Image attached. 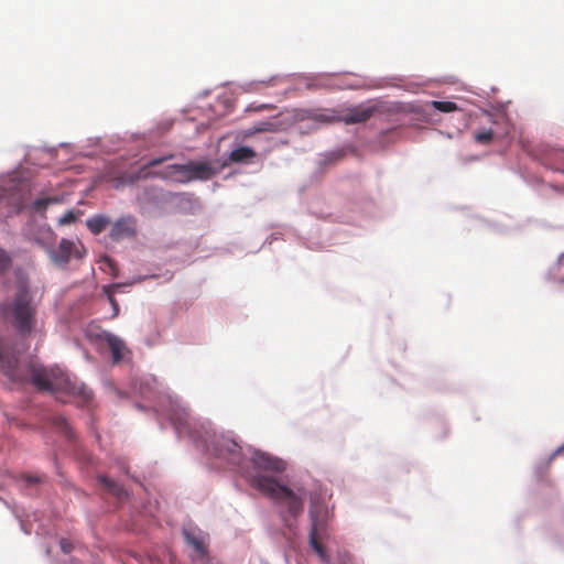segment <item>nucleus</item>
Segmentation results:
<instances>
[{
  "mask_svg": "<svg viewBox=\"0 0 564 564\" xmlns=\"http://www.w3.org/2000/svg\"><path fill=\"white\" fill-rule=\"evenodd\" d=\"M172 158L173 154L153 159L149 161L145 165H143L140 170L124 173L121 177V183L133 184L140 180H145L149 176H159L162 178L173 180L180 183L191 182L192 177H189L191 172L188 163L169 165L164 173H152L149 171L150 167L158 166Z\"/></svg>",
  "mask_w": 564,
  "mask_h": 564,
  "instance_id": "obj_3",
  "label": "nucleus"
},
{
  "mask_svg": "<svg viewBox=\"0 0 564 564\" xmlns=\"http://www.w3.org/2000/svg\"><path fill=\"white\" fill-rule=\"evenodd\" d=\"M137 235V219L129 215L118 218L111 226L109 237L113 241L133 238Z\"/></svg>",
  "mask_w": 564,
  "mask_h": 564,
  "instance_id": "obj_10",
  "label": "nucleus"
},
{
  "mask_svg": "<svg viewBox=\"0 0 564 564\" xmlns=\"http://www.w3.org/2000/svg\"><path fill=\"white\" fill-rule=\"evenodd\" d=\"M213 454L225 459L232 466L240 467L242 463V453L240 445L226 436L217 437L213 443Z\"/></svg>",
  "mask_w": 564,
  "mask_h": 564,
  "instance_id": "obj_7",
  "label": "nucleus"
},
{
  "mask_svg": "<svg viewBox=\"0 0 564 564\" xmlns=\"http://www.w3.org/2000/svg\"><path fill=\"white\" fill-rule=\"evenodd\" d=\"M172 421H173V424L176 426L177 430H180L181 426H184V427L187 426V415H185L184 419L178 417L177 421H176V419H172Z\"/></svg>",
  "mask_w": 564,
  "mask_h": 564,
  "instance_id": "obj_25",
  "label": "nucleus"
},
{
  "mask_svg": "<svg viewBox=\"0 0 564 564\" xmlns=\"http://www.w3.org/2000/svg\"><path fill=\"white\" fill-rule=\"evenodd\" d=\"M82 392H83V395H84V400L85 401H89L90 398H91V392L90 391H87L86 389H82Z\"/></svg>",
  "mask_w": 564,
  "mask_h": 564,
  "instance_id": "obj_28",
  "label": "nucleus"
},
{
  "mask_svg": "<svg viewBox=\"0 0 564 564\" xmlns=\"http://www.w3.org/2000/svg\"><path fill=\"white\" fill-rule=\"evenodd\" d=\"M23 479L30 486L36 485L42 481V478L37 475H23Z\"/></svg>",
  "mask_w": 564,
  "mask_h": 564,
  "instance_id": "obj_23",
  "label": "nucleus"
},
{
  "mask_svg": "<svg viewBox=\"0 0 564 564\" xmlns=\"http://www.w3.org/2000/svg\"><path fill=\"white\" fill-rule=\"evenodd\" d=\"M256 156V152L249 147H239L231 151L229 160L235 163L248 162Z\"/></svg>",
  "mask_w": 564,
  "mask_h": 564,
  "instance_id": "obj_15",
  "label": "nucleus"
},
{
  "mask_svg": "<svg viewBox=\"0 0 564 564\" xmlns=\"http://www.w3.org/2000/svg\"><path fill=\"white\" fill-rule=\"evenodd\" d=\"M76 219H77V215L73 210H68L59 218L58 224L62 226L70 225V224L75 223Z\"/></svg>",
  "mask_w": 564,
  "mask_h": 564,
  "instance_id": "obj_21",
  "label": "nucleus"
},
{
  "mask_svg": "<svg viewBox=\"0 0 564 564\" xmlns=\"http://www.w3.org/2000/svg\"><path fill=\"white\" fill-rule=\"evenodd\" d=\"M252 463L254 467L261 470H271V471H283L285 468V464L282 459L272 457L262 452H256L252 457Z\"/></svg>",
  "mask_w": 564,
  "mask_h": 564,
  "instance_id": "obj_11",
  "label": "nucleus"
},
{
  "mask_svg": "<svg viewBox=\"0 0 564 564\" xmlns=\"http://www.w3.org/2000/svg\"><path fill=\"white\" fill-rule=\"evenodd\" d=\"M188 164H189V172H191L189 177H192V181H194V180L206 181V180L212 178L216 173L213 165L208 162L191 161V162H188Z\"/></svg>",
  "mask_w": 564,
  "mask_h": 564,
  "instance_id": "obj_12",
  "label": "nucleus"
},
{
  "mask_svg": "<svg viewBox=\"0 0 564 564\" xmlns=\"http://www.w3.org/2000/svg\"><path fill=\"white\" fill-rule=\"evenodd\" d=\"M431 107L441 112H452L458 109L457 105L453 101H440L433 100L431 101Z\"/></svg>",
  "mask_w": 564,
  "mask_h": 564,
  "instance_id": "obj_18",
  "label": "nucleus"
},
{
  "mask_svg": "<svg viewBox=\"0 0 564 564\" xmlns=\"http://www.w3.org/2000/svg\"><path fill=\"white\" fill-rule=\"evenodd\" d=\"M1 310L4 317H34L37 313V302L33 292L21 285L3 302Z\"/></svg>",
  "mask_w": 564,
  "mask_h": 564,
  "instance_id": "obj_4",
  "label": "nucleus"
},
{
  "mask_svg": "<svg viewBox=\"0 0 564 564\" xmlns=\"http://www.w3.org/2000/svg\"><path fill=\"white\" fill-rule=\"evenodd\" d=\"M341 121L346 124L362 123L372 118L376 113L381 112L380 105L360 104L352 107L339 109Z\"/></svg>",
  "mask_w": 564,
  "mask_h": 564,
  "instance_id": "obj_8",
  "label": "nucleus"
},
{
  "mask_svg": "<svg viewBox=\"0 0 564 564\" xmlns=\"http://www.w3.org/2000/svg\"><path fill=\"white\" fill-rule=\"evenodd\" d=\"M35 319H9L0 327V371L13 383H31L44 392L75 390L66 372L57 366L45 367L34 360L21 361L19 355L28 348L25 339Z\"/></svg>",
  "mask_w": 564,
  "mask_h": 564,
  "instance_id": "obj_1",
  "label": "nucleus"
},
{
  "mask_svg": "<svg viewBox=\"0 0 564 564\" xmlns=\"http://www.w3.org/2000/svg\"><path fill=\"white\" fill-rule=\"evenodd\" d=\"M250 484L264 496L284 506L290 517L296 518L303 512V495L295 494L274 478L254 475L251 477Z\"/></svg>",
  "mask_w": 564,
  "mask_h": 564,
  "instance_id": "obj_2",
  "label": "nucleus"
},
{
  "mask_svg": "<svg viewBox=\"0 0 564 564\" xmlns=\"http://www.w3.org/2000/svg\"><path fill=\"white\" fill-rule=\"evenodd\" d=\"M110 301H111L112 306L115 308L113 315H118L119 314V310H118L117 303L112 299H110Z\"/></svg>",
  "mask_w": 564,
  "mask_h": 564,
  "instance_id": "obj_29",
  "label": "nucleus"
},
{
  "mask_svg": "<svg viewBox=\"0 0 564 564\" xmlns=\"http://www.w3.org/2000/svg\"><path fill=\"white\" fill-rule=\"evenodd\" d=\"M53 200L51 198H39L34 202V209H45Z\"/></svg>",
  "mask_w": 564,
  "mask_h": 564,
  "instance_id": "obj_22",
  "label": "nucleus"
},
{
  "mask_svg": "<svg viewBox=\"0 0 564 564\" xmlns=\"http://www.w3.org/2000/svg\"><path fill=\"white\" fill-rule=\"evenodd\" d=\"M311 519L310 544L324 563H328L326 551L321 540L327 536L325 522L326 509L323 505L312 501L308 510Z\"/></svg>",
  "mask_w": 564,
  "mask_h": 564,
  "instance_id": "obj_5",
  "label": "nucleus"
},
{
  "mask_svg": "<svg viewBox=\"0 0 564 564\" xmlns=\"http://www.w3.org/2000/svg\"><path fill=\"white\" fill-rule=\"evenodd\" d=\"M12 267V259L10 254L3 250L0 249V274H4L8 272Z\"/></svg>",
  "mask_w": 564,
  "mask_h": 564,
  "instance_id": "obj_19",
  "label": "nucleus"
},
{
  "mask_svg": "<svg viewBox=\"0 0 564 564\" xmlns=\"http://www.w3.org/2000/svg\"><path fill=\"white\" fill-rule=\"evenodd\" d=\"M54 423H55L57 426H59L61 429H64L65 431H67V430H68V423H67L66 419H65V417H63V416H57V417H55Z\"/></svg>",
  "mask_w": 564,
  "mask_h": 564,
  "instance_id": "obj_24",
  "label": "nucleus"
},
{
  "mask_svg": "<svg viewBox=\"0 0 564 564\" xmlns=\"http://www.w3.org/2000/svg\"><path fill=\"white\" fill-rule=\"evenodd\" d=\"M492 138H494V132L491 130L479 131L475 134V140L478 143H482V144H487V143L491 142Z\"/></svg>",
  "mask_w": 564,
  "mask_h": 564,
  "instance_id": "obj_20",
  "label": "nucleus"
},
{
  "mask_svg": "<svg viewBox=\"0 0 564 564\" xmlns=\"http://www.w3.org/2000/svg\"><path fill=\"white\" fill-rule=\"evenodd\" d=\"M109 218L105 215H95L86 220V226L94 235L102 232L109 224Z\"/></svg>",
  "mask_w": 564,
  "mask_h": 564,
  "instance_id": "obj_14",
  "label": "nucleus"
},
{
  "mask_svg": "<svg viewBox=\"0 0 564 564\" xmlns=\"http://www.w3.org/2000/svg\"><path fill=\"white\" fill-rule=\"evenodd\" d=\"M98 480L101 485H104L113 496L118 499H122L127 496V491L118 484L112 481L106 476H99Z\"/></svg>",
  "mask_w": 564,
  "mask_h": 564,
  "instance_id": "obj_16",
  "label": "nucleus"
},
{
  "mask_svg": "<svg viewBox=\"0 0 564 564\" xmlns=\"http://www.w3.org/2000/svg\"><path fill=\"white\" fill-rule=\"evenodd\" d=\"M61 547L63 550L64 553H69L72 552L73 547L70 545L69 542H67L66 540H61Z\"/></svg>",
  "mask_w": 564,
  "mask_h": 564,
  "instance_id": "obj_26",
  "label": "nucleus"
},
{
  "mask_svg": "<svg viewBox=\"0 0 564 564\" xmlns=\"http://www.w3.org/2000/svg\"><path fill=\"white\" fill-rule=\"evenodd\" d=\"M563 453H564V443L558 448H556V451L552 454V458H554Z\"/></svg>",
  "mask_w": 564,
  "mask_h": 564,
  "instance_id": "obj_27",
  "label": "nucleus"
},
{
  "mask_svg": "<svg viewBox=\"0 0 564 564\" xmlns=\"http://www.w3.org/2000/svg\"><path fill=\"white\" fill-rule=\"evenodd\" d=\"M86 256V249L82 243L76 245L69 239L63 238L57 249L51 251V259L57 265H67L72 257L83 259Z\"/></svg>",
  "mask_w": 564,
  "mask_h": 564,
  "instance_id": "obj_9",
  "label": "nucleus"
},
{
  "mask_svg": "<svg viewBox=\"0 0 564 564\" xmlns=\"http://www.w3.org/2000/svg\"><path fill=\"white\" fill-rule=\"evenodd\" d=\"M106 262L108 263V265H109L112 270H115V262H113L111 259L107 258V259H106Z\"/></svg>",
  "mask_w": 564,
  "mask_h": 564,
  "instance_id": "obj_30",
  "label": "nucleus"
},
{
  "mask_svg": "<svg viewBox=\"0 0 564 564\" xmlns=\"http://www.w3.org/2000/svg\"><path fill=\"white\" fill-rule=\"evenodd\" d=\"M184 536L187 543L191 544L199 555L205 556L207 554V547L202 538L188 531H184Z\"/></svg>",
  "mask_w": 564,
  "mask_h": 564,
  "instance_id": "obj_17",
  "label": "nucleus"
},
{
  "mask_svg": "<svg viewBox=\"0 0 564 564\" xmlns=\"http://www.w3.org/2000/svg\"><path fill=\"white\" fill-rule=\"evenodd\" d=\"M314 120L333 123V122H341L340 111L339 109H323L313 112L311 116Z\"/></svg>",
  "mask_w": 564,
  "mask_h": 564,
  "instance_id": "obj_13",
  "label": "nucleus"
},
{
  "mask_svg": "<svg viewBox=\"0 0 564 564\" xmlns=\"http://www.w3.org/2000/svg\"><path fill=\"white\" fill-rule=\"evenodd\" d=\"M87 336L91 339H99L107 344L113 364L126 361L130 358L131 351L127 347L126 343L118 336L101 329L90 328L87 332Z\"/></svg>",
  "mask_w": 564,
  "mask_h": 564,
  "instance_id": "obj_6",
  "label": "nucleus"
}]
</instances>
